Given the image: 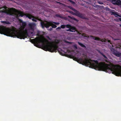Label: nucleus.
Listing matches in <instances>:
<instances>
[{
    "label": "nucleus",
    "mask_w": 121,
    "mask_h": 121,
    "mask_svg": "<svg viewBox=\"0 0 121 121\" xmlns=\"http://www.w3.org/2000/svg\"><path fill=\"white\" fill-rule=\"evenodd\" d=\"M0 33L12 37H16L20 39H24L28 36V31L26 29H25L23 31L18 32L15 28L10 29L4 26L0 27Z\"/></svg>",
    "instance_id": "f03ea898"
},
{
    "label": "nucleus",
    "mask_w": 121,
    "mask_h": 121,
    "mask_svg": "<svg viewBox=\"0 0 121 121\" xmlns=\"http://www.w3.org/2000/svg\"><path fill=\"white\" fill-rule=\"evenodd\" d=\"M105 61L106 62L108 63L109 62L107 60H105Z\"/></svg>",
    "instance_id": "c85d7f7f"
},
{
    "label": "nucleus",
    "mask_w": 121,
    "mask_h": 121,
    "mask_svg": "<svg viewBox=\"0 0 121 121\" xmlns=\"http://www.w3.org/2000/svg\"><path fill=\"white\" fill-rule=\"evenodd\" d=\"M0 12L2 13H6L7 14L15 16L17 19L18 18V17H22L24 15L23 13L15 9L13 11H12L10 10L6 9L0 10Z\"/></svg>",
    "instance_id": "7ed1b4c3"
},
{
    "label": "nucleus",
    "mask_w": 121,
    "mask_h": 121,
    "mask_svg": "<svg viewBox=\"0 0 121 121\" xmlns=\"http://www.w3.org/2000/svg\"><path fill=\"white\" fill-rule=\"evenodd\" d=\"M108 1H112V0H107Z\"/></svg>",
    "instance_id": "72a5a7b5"
},
{
    "label": "nucleus",
    "mask_w": 121,
    "mask_h": 121,
    "mask_svg": "<svg viewBox=\"0 0 121 121\" xmlns=\"http://www.w3.org/2000/svg\"><path fill=\"white\" fill-rule=\"evenodd\" d=\"M43 49L46 51L52 52H56L57 51L58 46L56 44H49L48 43H43Z\"/></svg>",
    "instance_id": "20e7f679"
},
{
    "label": "nucleus",
    "mask_w": 121,
    "mask_h": 121,
    "mask_svg": "<svg viewBox=\"0 0 121 121\" xmlns=\"http://www.w3.org/2000/svg\"><path fill=\"white\" fill-rule=\"evenodd\" d=\"M32 20L33 21L35 22H37V20L39 21H41V19H39L38 17H34L32 19Z\"/></svg>",
    "instance_id": "4468645a"
},
{
    "label": "nucleus",
    "mask_w": 121,
    "mask_h": 121,
    "mask_svg": "<svg viewBox=\"0 0 121 121\" xmlns=\"http://www.w3.org/2000/svg\"><path fill=\"white\" fill-rule=\"evenodd\" d=\"M75 58L78 63L83 65H87L99 71L107 72L110 70L116 76H121V66L119 65H114L111 63L108 64L104 62L99 63L97 60H92L86 58L84 60L82 58Z\"/></svg>",
    "instance_id": "f257e3e1"
},
{
    "label": "nucleus",
    "mask_w": 121,
    "mask_h": 121,
    "mask_svg": "<svg viewBox=\"0 0 121 121\" xmlns=\"http://www.w3.org/2000/svg\"><path fill=\"white\" fill-rule=\"evenodd\" d=\"M57 2L58 3L60 4H61V3L60 2Z\"/></svg>",
    "instance_id": "2f4dec72"
},
{
    "label": "nucleus",
    "mask_w": 121,
    "mask_h": 121,
    "mask_svg": "<svg viewBox=\"0 0 121 121\" xmlns=\"http://www.w3.org/2000/svg\"><path fill=\"white\" fill-rule=\"evenodd\" d=\"M34 24L33 23H29V26L31 29H32L33 28V26H34Z\"/></svg>",
    "instance_id": "a211bd4d"
},
{
    "label": "nucleus",
    "mask_w": 121,
    "mask_h": 121,
    "mask_svg": "<svg viewBox=\"0 0 121 121\" xmlns=\"http://www.w3.org/2000/svg\"><path fill=\"white\" fill-rule=\"evenodd\" d=\"M91 37H93V39L95 40H100L102 42H105L106 41V39H101L100 38L98 37H94L93 36H91Z\"/></svg>",
    "instance_id": "9b49d317"
},
{
    "label": "nucleus",
    "mask_w": 121,
    "mask_h": 121,
    "mask_svg": "<svg viewBox=\"0 0 121 121\" xmlns=\"http://www.w3.org/2000/svg\"><path fill=\"white\" fill-rule=\"evenodd\" d=\"M52 23H53L55 25H59L60 24V23L59 22H52Z\"/></svg>",
    "instance_id": "4be33fe9"
},
{
    "label": "nucleus",
    "mask_w": 121,
    "mask_h": 121,
    "mask_svg": "<svg viewBox=\"0 0 121 121\" xmlns=\"http://www.w3.org/2000/svg\"><path fill=\"white\" fill-rule=\"evenodd\" d=\"M33 40H34V42L37 45H38L39 43H43L44 42L47 43L48 42V40L46 39V41L45 42L40 38L37 37H36L35 39H33Z\"/></svg>",
    "instance_id": "6e6552de"
},
{
    "label": "nucleus",
    "mask_w": 121,
    "mask_h": 121,
    "mask_svg": "<svg viewBox=\"0 0 121 121\" xmlns=\"http://www.w3.org/2000/svg\"><path fill=\"white\" fill-rule=\"evenodd\" d=\"M52 28H50V30H52Z\"/></svg>",
    "instance_id": "7c9ffc66"
},
{
    "label": "nucleus",
    "mask_w": 121,
    "mask_h": 121,
    "mask_svg": "<svg viewBox=\"0 0 121 121\" xmlns=\"http://www.w3.org/2000/svg\"><path fill=\"white\" fill-rule=\"evenodd\" d=\"M57 41H56L55 42L56 44H57L59 43V41L58 40H57Z\"/></svg>",
    "instance_id": "b1692460"
},
{
    "label": "nucleus",
    "mask_w": 121,
    "mask_h": 121,
    "mask_svg": "<svg viewBox=\"0 0 121 121\" xmlns=\"http://www.w3.org/2000/svg\"><path fill=\"white\" fill-rule=\"evenodd\" d=\"M6 7H5V8H4L5 9H6Z\"/></svg>",
    "instance_id": "e433bc0d"
},
{
    "label": "nucleus",
    "mask_w": 121,
    "mask_h": 121,
    "mask_svg": "<svg viewBox=\"0 0 121 121\" xmlns=\"http://www.w3.org/2000/svg\"><path fill=\"white\" fill-rule=\"evenodd\" d=\"M56 17H61V16L58 14H56Z\"/></svg>",
    "instance_id": "5701e85b"
},
{
    "label": "nucleus",
    "mask_w": 121,
    "mask_h": 121,
    "mask_svg": "<svg viewBox=\"0 0 121 121\" xmlns=\"http://www.w3.org/2000/svg\"><path fill=\"white\" fill-rule=\"evenodd\" d=\"M97 51L105 59H107L108 58L105 55H104L103 53L102 52H101L100 50H98Z\"/></svg>",
    "instance_id": "ddd939ff"
},
{
    "label": "nucleus",
    "mask_w": 121,
    "mask_h": 121,
    "mask_svg": "<svg viewBox=\"0 0 121 121\" xmlns=\"http://www.w3.org/2000/svg\"><path fill=\"white\" fill-rule=\"evenodd\" d=\"M68 17L69 18H70L71 19H73L75 21H77V19H76V18H75L74 17H71L70 16H68Z\"/></svg>",
    "instance_id": "6ab92c4d"
},
{
    "label": "nucleus",
    "mask_w": 121,
    "mask_h": 121,
    "mask_svg": "<svg viewBox=\"0 0 121 121\" xmlns=\"http://www.w3.org/2000/svg\"><path fill=\"white\" fill-rule=\"evenodd\" d=\"M119 19L121 21V18H119Z\"/></svg>",
    "instance_id": "473e14b6"
},
{
    "label": "nucleus",
    "mask_w": 121,
    "mask_h": 121,
    "mask_svg": "<svg viewBox=\"0 0 121 121\" xmlns=\"http://www.w3.org/2000/svg\"><path fill=\"white\" fill-rule=\"evenodd\" d=\"M25 15L30 19H31L33 17V16L31 14H25Z\"/></svg>",
    "instance_id": "dca6fc26"
},
{
    "label": "nucleus",
    "mask_w": 121,
    "mask_h": 121,
    "mask_svg": "<svg viewBox=\"0 0 121 121\" xmlns=\"http://www.w3.org/2000/svg\"><path fill=\"white\" fill-rule=\"evenodd\" d=\"M111 51L116 56L118 57L121 56V53L115 50V49L112 48L111 49Z\"/></svg>",
    "instance_id": "1a4fd4ad"
},
{
    "label": "nucleus",
    "mask_w": 121,
    "mask_h": 121,
    "mask_svg": "<svg viewBox=\"0 0 121 121\" xmlns=\"http://www.w3.org/2000/svg\"><path fill=\"white\" fill-rule=\"evenodd\" d=\"M73 46L74 47V48H75L76 49H77V45H74Z\"/></svg>",
    "instance_id": "393cba45"
},
{
    "label": "nucleus",
    "mask_w": 121,
    "mask_h": 121,
    "mask_svg": "<svg viewBox=\"0 0 121 121\" xmlns=\"http://www.w3.org/2000/svg\"><path fill=\"white\" fill-rule=\"evenodd\" d=\"M2 22L8 24H10V23L8 21H3Z\"/></svg>",
    "instance_id": "aec40b11"
},
{
    "label": "nucleus",
    "mask_w": 121,
    "mask_h": 121,
    "mask_svg": "<svg viewBox=\"0 0 121 121\" xmlns=\"http://www.w3.org/2000/svg\"><path fill=\"white\" fill-rule=\"evenodd\" d=\"M78 44L81 47L83 48H86V46L83 44H82V43H80L79 42H78Z\"/></svg>",
    "instance_id": "f3484780"
},
{
    "label": "nucleus",
    "mask_w": 121,
    "mask_h": 121,
    "mask_svg": "<svg viewBox=\"0 0 121 121\" xmlns=\"http://www.w3.org/2000/svg\"><path fill=\"white\" fill-rule=\"evenodd\" d=\"M110 12L111 13V14L113 15H117L119 17H121V16L120 15H119L117 13V12H114L113 11H111Z\"/></svg>",
    "instance_id": "2eb2a0df"
},
{
    "label": "nucleus",
    "mask_w": 121,
    "mask_h": 121,
    "mask_svg": "<svg viewBox=\"0 0 121 121\" xmlns=\"http://www.w3.org/2000/svg\"><path fill=\"white\" fill-rule=\"evenodd\" d=\"M61 28L64 29L65 27L69 28L68 29H66V30L67 31L72 32H75L76 30V28L69 24L67 25H62L60 26Z\"/></svg>",
    "instance_id": "423d86ee"
},
{
    "label": "nucleus",
    "mask_w": 121,
    "mask_h": 121,
    "mask_svg": "<svg viewBox=\"0 0 121 121\" xmlns=\"http://www.w3.org/2000/svg\"><path fill=\"white\" fill-rule=\"evenodd\" d=\"M120 27H121V24L120 25Z\"/></svg>",
    "instance_id": "c9c22d12"
},
{
    "label": "nucleus",
    "mask_w": 121,
    "mask_h": 121,
    "mask_svg": "<svg viewBox=\"0 0 121 121\" xmlns=\"http://www.w3.org/2000/svg\"><path fill=\"white\" fill-rule=\"evenodd\" d=\"M108 42H110V40H108Z\"/></svg>",
    "instance_id": "f704fd0d"
},
{
    "label": "nucleus",
    "mask_w": 121,
    "mask_h": 121,
    "mask_svg": "<svg viewBox=\"0 0 121 121\" xmlns=\"http://www.w3.org/2000/svg\"><path fill=\"white\" fill-rule=\"evenodd\" d=\"M18 20L20 23H22L21 27L23 29H24L26 25V22H23L20 19H18Z\"/></svg>",
    "instance_id": "9d476101"
},
{
    "label": "nucleus",
    "mask_w": 121,
    "mask_h": 121,
    "mask_svg": "<svg viewBox=\"0 0 121 121\" xmlns=\"http://www.w3.org/2000/svg\"><path fill=\"white\" fill-rule=\"evenodd\" d=\"M47 38H48V39H49V40H51L50 38V37H49L48 36Z\"/></svg>",
    "instance_id": "c756f323"
},
{
    "label": "nucleus",
    "mask_w": 121,
    "mask_h": 121,
    "mask_svg": "<svg viewBox=\"0 0 121 121\" xmlns=\"http://www.w3.org/2000/svg\"><path fill=\"white\" fill-rule=\"evenodd\" d=\"M68 7L71 9L75 13H74L75 15L80 18H84V16L82 14L80 13L78 11L74 9L72 6H68Z\"/></svg>",
    "instance_id": "0eeeda50"
},
{
    "label": "nucleus",
    "mask_w": 121,
    "mask_h": 121,
    "mask_svg": "<svg viewBox=\"0 0 121 121\" xmlns=\"http://www.w3.org/2000/svg\"><path fill=\"white\" fill-rule=\"evenodd\" d=\"M52 22H49L46 21L42 22H41V26L43 28L45 27L48 28L51 26H52V28H56L57 27Z\"/></svg>",
    "instance_id": "39448f33"
},
{
    "label": "nucleus",
    "mask_w": 121,
    "mask_h": 121,
    "mask_svg": "<svg viewBox=\"0 0 121 121\" xmlns=\"http://www.w3.org/2000/svg\"><path fill=\"white\" fill-rule=\"evenodd\" d=\"M99 4H103V3L102 2H99Z\"/></svg>",
    "instance_id": "bb28decb"
},
{
    "label": "nucleus",
    "mask_w": 121,
    "mask_h": 121,
    "mask_svg": "<svg viewBox=\"0 0 121 121\" xmlns=\"http://www.w3.org/2000/svg\"><path fill=\"white\" fill-rule=\"evenodd\" d=\"M61 28V27L59 26L56 28V30L57 29H60Z\"/></svg>",
    "instance_id": "a878e982"
},
{
    "label": "nucleus",
    "mask_w": 121,
    "mask_h": 121,
    "mask_svg": "<svg viewBox=\"0 0 121 121\" xmlns=\"http://www.w3.org/2000/svg\"><path fill=\"white\" fill-rule=\"evenodd\" d=\"M121 4V1L120 0H117L115 2L113 3L114 5H116L118 6L120 5Z\"/></svg>",
    "instance_id": "f8f14e48"
},
{
    "label": "nucleus",
    "mask_w": 121,
    "mask_h": 121,
    "mask_svg": "<svg viewBox=\"0 0 121 121\" xmlns=\"http://www.w3.org/2000/svg\"><path fill=\"white\" fill-rule=\"evenodd\" d=\"M67 12L72 14H73L74 15H75L74 14H75L74 13H73V12L72 11H68Z\"/></svg>",
    "instance_id": "412c9836"
},
{
    "label": "nucleus",
    "mask_w": 121,
    "mask_h": 121,
    "mask_svg": "<svg viewBox=\"0 0 121 121\" xmlns=\"http://www.w3.org/2000/svg\"><path fill=\"white\" fill-rule=\"evenodd\" d=\"M117 0H112V2H116V1Z\"/></svg>",
    "instance_id": "cd10ccee"
},
{
    "label": "nucleus",
    "mask_w": 121,
    "mask_h": 121,
    "mask_svg": "<svg viewBox=\"0 0 121 121\" xmlns=\"http://www.w3.org/2000/svg\"><path fill=\"white\" fill-rule=\"evenodd\" d=\"M117 39H114V40H117Z\"/></svg>",
    "instance_id": "4c0bfd02"
}]
</instances>
